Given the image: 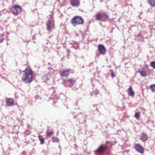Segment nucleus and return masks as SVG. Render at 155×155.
<instances>
[{
	"instance_id": "4",
	"label": "nucleus",
	"mask_w": 155,
	"mask_h": 155,
	"mask_svg": "<svg viewBox=\"0 0 155 155\" xmlns=\"http://www.w3.org/2000/svg\"><path fill=\"white\" fill-rule=\"evenodd\" d=\"M10 10L11 12L13 14L16 16L21 12L22 8L20 6L15 4L12 6L10 8Z\"/></svg>"
},
{
	"instance_id": "17",
	"label": "nucleus",
	"mask_w": 155,
	"mask_h": 155,
	"mask_svg": "<svg viewBox=\"0 0 155 155\" xmlns=\"http://www.w3.org/2000/svg\"><path fill=\"white\" fill-rule=\"evenodd\" d=\"M134 116L137 119H139L140 117V113L139 112L136 113L135 114Z\"/></svg>"
},
{
	"instance_id": "21",
	"label": "nucleus",
	"mask_w": 155,
	"mask_h": 155,
	"mask_svg": "<svg viewBox=\"0 0 155 155\" xmlns=\"http://www.w3.org/2000/svg\"><path fill=\"white\" fill-rule=\"evenodd\" d=\"M46 133L47 135V136H50L52 135L53 134V132L52 131H47L46 132Z\"/></svg>"
},
{
	"instance_id": "7",
	"label": "nucleus",
	"mask_w": 155,
	"mask_h": 155,
	"mask_svg": "<svg viewBox=\"0 0 155 155\" xmlns=\"http://www.w3.org/2000/svg\"><path fill=\"white\" fill-rule=\"evenodd\" d=\"M107 147L106 145H101L95 151L96 153H102L107 149Z\"/></svg>"
},
{
	"instance_id": "16",
	"label": "nucleus",
	"mask_w": 155,
	"mask_h": 155,
	"mask_svg": "<svg viewBox=\"0 0 155 155\" xmlns=\"http://www.w3.org/2000/svg\"><path fill=\"white\" fill-rule=\"evenodd\" d=\"M38 137L40 141L41 144H43L44 142V139L43 138V136L41 135H39Z\"/></svg>"
},
{
	"instance_id": "20",
	"label": "nucleus",
	"mask_w": 155,
	"mask_h": 155,
	"mask_svg": "<svg viewBox=\"0 0 155 155\" xmlns=\"http://www.w3.org/2000/svg\"><path fill=\"white\" fill-rule=\"evenodd\" d=\"M52 141L54 142H58V140L57 137H53L52 138Z\"/></svg>"
},
{
	"instance_id": "2",
	"label": "nucleus",
	"mask_w": 155,
	"mask_h": 155,
	"mask_svg": "<svg viewBox=\"0 0 155 155\" xmlns=\"http://www.w3.org/2000/svg\"><path fill=\"white\" fill-rule=\"evenodd\" d=\"M84 22V20L83 18L80 16L76 15L74 16L71 20V23L72 25L74 27L82 25Z\"/></svg>"
},
{
	"instance_id": "1",
	"label": "nucleus",
	"mask_w": 155,
	"mask_h": 155,
	"mask_svg": "<svg viewBox=\"0 0 155 155\" xmlns=\"http://www.w3.org/2000/svg\"><path fill=\"white\" fill-rule=\"evenodd\" d=\"M21 79L26 83H30L33 80V71L30 69H26L22 71Z\"/></svg>"
},
{
	"instance_id": "19",
	"label": "nucleus",
	"mask_w": 155,
	"mask_h": 155,
	"mask_svg": "<svg viewBox=\"0 0 155 155\" xmlns=\"http://www.w3.org/2000/svg\"><path fill=\"white\" fill-rule=\"evenodd\" d=\"M140 73L141 75L143 77H145L146 76V74L145 71H141L140 72Z\"/></svg>"
},
{
	"instance_id": "10",
	"label": "nucleus",
	"mask_w": 155,
	"mask_h": 155,
	"mask_svg": "<svg viewBox=\"0 0 155 155\" xmlns=\"http://www.w3.org/2000/svg\"><path fill=\"white\" fill-rule=\"evenodd\" d=\"M148 139V137L147 135L145 134H142L140 137V140L145 142L147 141Z\"/></svg>"
},
{
	"instance_id": "9",
	"label": "nucleus",
	"mask_w": 155,
	"mask_h": 155,
	"mask_svg": "<svg viewBox=\"0 0 155 155\" xmlns=\"http://www.w3.org/2000/svg\"><path fill=\"white\" fill-rule=\"evenodd\" d=\"M98 49L100 53L103 55H104L105 54L106 51V49L104 46L101 44L98 45Z\"/></svg>"
},
{
	"instance_id": "3",
	"label": "nucleus",
	"mask_w": 155,
	"mask_h": 155,
	"mask_svg": "<svg viewBox=\"0 0 155 155\" xmlns=\"http://www.w3.org/2000/svg\"><path fill=\"white\" fill-rule=\"evenodd\" d=\"M96 20L102 22H105L109 18V16L105 12H98L95 15Z\"/></svg>"
},
{
	"instance_id": "22",
	"label": "nucleus",
	"mask_w": 155,
	"mask_h": 155,
	"mask_svg": "<svg viewBox=\"0 0 155 155\" xmlns=\"http://www.w3.org/2000/svg\"><path fill=\"white\" fill-rule=\"evenodd\" d=\"M150 65L153 68L155 69V61H152L151 62Z\"/></svg>"
},
{
	"instance_id": "8",
	"label": "nucleus",
	"mask_w": 155,
	"mask_h": 155,
	"mask_svg": "<svg viewBox=\"0 0 155 155\" xmlns=\"http://www.w3.org/2000/svg\"><path fill=\"white\" fill-rule=\"evenodd\" d=\"M70 3L73 7L77 8L78 7L80 4L79 0H71Z\"/></svg>"
},
{
	"instance_id": "6",
	"label": "nucleus",
	"mask_w": 155,
	"mask_h": 155,
	"mask_svg": "<svg viewBox=\"0 0 155 155\" xmlns=\"http://www.w3.org/2000/svg\"><path fill=\"white\" fill-rule=\"evenodd\" d=\"M71 71L70 69H66L65 70L61 71L60 74L61 77H68L70 74V72Z\"/></svg>"
},
{
	"instance_id": "11",
	"label": "nucleus",
	"mask_w": 155,
	"mask_h": 155,
	"mask_svg": "<svg viewBox=\"0 0 155 155\" xmlns=\"http://www.w3.org/2000/svg\"><path fill=\"white\" fill-rule=\"evenodd\" d=\"M6 103L8 106H12L14 104V100L11 98H8L6 100Z\"/></svg>"
},
{
	"instance_id": "23",
	"label": "nucleus",
	"mask_w": 155,
	"mask_h": 155,
	"mask_svg": "<svg viewBox=\"0 0 155 155\" xmlns=\"http://www.w3.org/2000/svg\"><path fill=\"white\" fill-rule=\"evenodd\" d=\"M111 75L112 78H114L115 77V75L112 71H111Z\"/></svg>"
},
{
	"instance_id": "5",
	"label": "nucleus",
	"mask_w": 155,
	"mask_h": 155,
	"mask_svg": "<svg viewBox=\"0 0 155 155\" xmlns=\"http://www.w3.org/2000/svg\"><path fill=\"white\" fill-rule=\"evenodd\" d=\"M134 148L137 151L140 153L143 154L144 152V148L139 143H136L135 144Z\"/></svg>"
},
{
	"instance_id": "12",
	"label": "nucleus",
	"mask_w": 155,
	"mask_h": 155,
	"mask_svg": "<svg viewBox=\"0 0 155 155\" xmlns=\"http://www.w3.org/2000/svg\"><path fill=\"white\" fill-rule=\"evenodd\" d=\"M128 91V94L129 95L131 96H133L134 95V92L131 86H130L129 88L127 89Z\"/></svg>"
},
{
	"instance_id": "18",
	"label": "nucleus",
	"mask_w": 155,
	"mask_h": 155,
	"mask_svg": "<svg viewBox=\"0 0 155 155\" xmlns=\"http://www.w3.org/2000/svg\"><path fill=\"white\" fill-rule=\"evenodd\" d=\"M150 88L153 92L155 91V84L150 85Z\"/></svg>"
},
{
	"instance_id": "13",
	"label": "nucleus",
	"mask_w": 155,
	"mask_h": 155,
	"mask_svg": "<svg viewBox=\"0 0 155 155\" xmlns=\"http://www.w3.org/2000/svg\"><path fill=\"white\" fill-rule=\"evenodd\" d=\"M147 3L152 7L155 6V0H147Z\"/></svg>"
},
{
	"instance_id": "15",
	"label": "nucleus",
	"mask_w": 155,
	"mask_h": 155,
	"mask_svg": "<svg viewBox=\"0 0 155 155\" xmlns=\"http://www.w3.org/2000/svg\"><path fill=\"white\" fill-rule=\"evenodd\" d=\"M66 81L67 82H69L71 83V85L69 86L70 87H72L76 82L73 79H69L67 80Z\"/></svg>"
},
{
	"instance_id": "14",
	"label": "nucleus",
	"mask_w": 155,
	"mask_h": 155,
	"mask_svg": "<svg viewBox=\"0 0 155 155\" xmlns=\"http://www.w3.org/2000/svg\"><path fill=\"white\" fill-rule=\"evenodd\" d=\"M47 30L48 31H49L51 28V21L49 20L46 23Z\"/></svg>"
}]
</instances>
